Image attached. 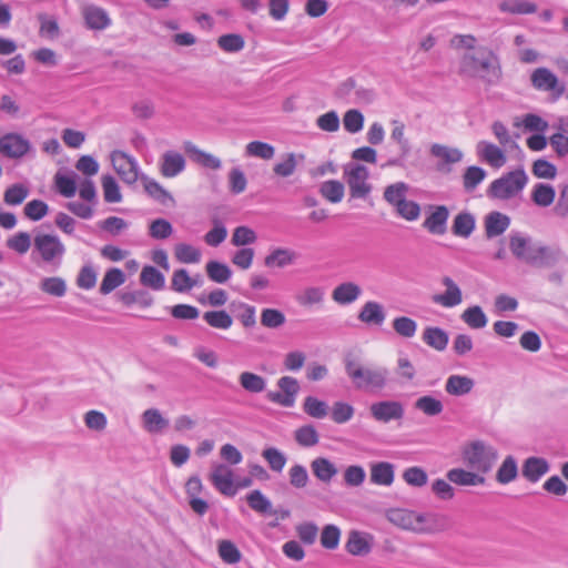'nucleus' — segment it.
<instances>
[{"label": "nucleus", "instance_id": "obj_1", "mask_svg": "<svg viewBox=\"0 0 568 568\" xmlns=\"http://www.w3.org/2000/svg\"><path fill=\"white\" fill-rule=\"evenodd\" d=\"M345 372L354 386L363 392H381L390 383V371L382 365H362L353 358L345 359Z\"/></svg>", "mask_w": 568, "mask_h": 568}, {"label": "nucleus", "instance_id": "obj_2", "mask_svg": "<svg viewBox=\"0 0 568 568\" xmlns=\"http://www.w3.org/2000/svg\"><path fill=\"white\" fill-rule=\"evenodd\" d=\"M509 250L516 258L532 266H547L555 260L554 253L548 246L534 241L531 236L521 232L509 234Z\"/></svg>", "mask_w": 568, "mask_h": 568}, {"label": "nucleus", "instance_id": "obj_3", "mask_svg": "<svg viewBox=\"0 0 568 568\" xmlns=\"http://www.w3.org/2000/svg\"><path fill=\"white\" fill-rule=\"evenodd\" d=\"M462 458L468 468L485 476L495 467L499 453L495 446L478 439L463 447Z\"/></svg>", "mask_w": 568, "mask_h": 568}, {"label": "nucleus", "instance_id": "obj_4", "mask_svg": "<svg viewBox=\"0 0 568 568\" xmlns=\"http://www.w3.org/2000/svg\"><path fill=\"white\" fill-rule=\"evenodd\" d=\"M460 70L471 78H479L489 84H495L501 77V70L497 58L489 53L486 57L466 54L463 58Z\"/></svg>", "mask_w": 568, "mask_h": 568}, {"label": "nucleus", "instance_id": "obj_5", "mask_svg": "<svg viewBox=\"0 0 568 568\" xmlns=\"http://www.w3.org/2000/svg\"><path fill=\"white\" fill-rule=\"evenodd\" d=\"M528 182V176L523 169H518L501 175L491 182L487 190L488 196L498 200H509L519 194Z\"/></svg>", "mask_w": 568, "mask_h": 568}, {"label": "nucleus", "instance_id": "obj_6", "mask_svg": "<svg viewBox=\"0 0 568 568\" xmlns=\"http://www.w3.org/2000/svg\"><path fill=\"white\" fill-rule=\"evenodd\" d=\"M65 246L57 235L39 233L33 239V254H38L40 260L58 268L61 265Z\"/></svg>", "mask_w": 568, "mask_h": 568}, {"label": "nucleus", "instance_id": "obj_7", "mask_svg": "<svg viewBox=\"0 0 568 568\" xmlns=\"http://www.w3.org/2000/svg\"><path fill=\"white\" fill-rule=\"evenodd\" d=\"M344 179L352 199L366 200L373 185L369 183V170L359 163H348L344 166Z\"/></svg>", "mask_w": 568, "mask_h": 568}, {"label": "nucleus", "instance_id": "obj_8", "mask_svg": "<svg viewBox=\"0 0 568 568\" xmlns=\"http://www.w3.org/2000/svg\"><path fill=\"white\" fill-rule=\"evenodd\" d=\"M369 414L376 422L388 424L390 422L402 420L405 416V407L398 400H378L369 406Z\"/></svg>", "mask_w": 568, "mask_h": 568}, {"label": "nucleus", "instance_id": "obj_9", "mask_svg": "<svg viewBox=\"0 0 568 568\" xmlns=\"http://www.w3.org/2000/svg\"><path fill=\"white\" fill-rule=\"evenodd\" d=\"M416 527V534H440L450 528V518L440 513H417Z\"/></svg>", "mask_w": 568, "mask_h": 568}, {"label": "nucleus", "instance_id": "obj_10", "mask_svg": "<svg viewBox=\"0 0 568 568\" xmlns=\"http://www.w3.org/2000/svg\"><path fill=\"white\" fill-rule=\"evenodd\" d=\"M280 392H268L266 398L283 407H293L300 392V384L292 376H283L277 381Z\"/></svg>", "mask_w": 568, "mask_h": 568}, {"label": "nucleus", "instance_id": "obj_11", "mask_svg": "<svg viewBox=\"0 0 568 568\" xmlns=\"http://www.w3.org/2000/svg\"><path fill=\"white\" fill-rule=\"evenodd\" d=\"M111 162L124 183L133 184L138 181L139 164L135 159L122 151H113L111 153Z\"/></svg>", "mask_w": 568, "mask_h": 568}, {"label": "nucleus", "instance_id": "obj_12", "mask_svg": "<svg viewBox=\"0 0 568 568\" xmlns=\"http://www.w3.org/2000/svg\"><path fill=\"white\" fill-rule=\"evenodd\" d=\"M31 148L30 141L19 133H7L0 138V153L9 159H21Z\"/></svg>", "mask_w": 568, "mask_h": 568}, {"label": "nucleus", "instance_id": "obj_13", "mask_svg": "<svg viewBox=\"0 0 568 568\" xmlns=\"http://www.w3.org/2000/svg\"><path fill=\"white\" fill-rule=\"evenodd\" d=\"M429 153L433 158L439 160L437 169L440 172L449 173L452 165L459 163L464 159V153L458 148H450L440 143L430 145Z\"/></svg>", "mask_w": 568, "mask_h": 568}, {"label": "nucleus", "instance_id": "obj_14", "mask_svg": "<svg viewBox=\"0 0 568 568\" xmlns=\"http://www.w3.org/2000/svg\"><path fill=\"white\" fill-rule=\"evenodd\" d=\"M531 85L539 91L554 92L560 97L565 87L561 84L557 75L547 68H537L530 75Z\"/></svg>", "mask_w": 568, "mask_h": 568}, {"label": "nucleus", "instance_id": "obj_15", "mask_svg": "<svg viewBox=\"0 0 568 568\" xmlns=\"http://www.w3.org/2000/svg\"><path fill=\"white\" fill-rule=\"evenodd\" d=\"M390 124L393 126L390 132V140L394 141L400 151L399 158L389 159L386 166H398L402 165L403 161L408 156L410 153V144L408 139L405 136V124L404 122L393 119L390 121Z\"/></svg>", "mask_w": 568, "mask_h": 568}, {"label": "nucleus", "instance_id": "obj_16", "mask_svg": "<svg viewBox=\"0 0 568 568\" xmlns=\"http://www.w3.org/2000/svg\"><path fill=\"white\" fill-rule=\"evenodd\" d=\"M445 292L433 296V302L445 308H453L463 302V293L455 281L449 276L442 278Z\"/></svg>", "mask_w": 568, "mask_h": 568}, {"label": "nucleus", "instance_id": "obj_17", "mask_svg": "<svg viewBox=\"0 0 568 568\" xmlns=\"http://www.w3.org/2000/svg\"><path fill=\"white\" fill-rule=\"evenodd\" d=\"M446 478L449 483L462 487L484 486L486 484V477L470 468H452L446 473Z\"/></svg>", "mask_w": 568, "mask_h": 568}, {"label": "nucleus", "instance_id": "obj_18", "mask_svg": "<svg viewBox=\"0 0 568 568\" xmlns=\"http://www.w3.org/2000/svg\"><path fill=\"white\" fill-rule=\"evenodd\" d=\"M476 153L481 161L495 169H500L507 161L505 152L499 146L484 140L477 143Z\"/></svg>", "mask_w": 568, "mask_h": 568}, {"label": "nucleus", "instance_id": "obj_19", "mask_svg": "<svg viewBox=\"0 0 568 568\" xmlns=\"http://www.w3.org/2000/svg\"><path fill=\"white\" fill-rule=\"evenodd\" d=\"M432 213L425 219L423 226L434 235H444L447 232L449 211L445 205L430 206Z\"/></svg>", "mask_w": 568, "mask_h": 568}, {"label": "nucleus", "instance_id": "obj_20", "mask_svg": "<svg viewBox=\"0 0 568 568\" xmlns=\"http://www.w3.org/2000/svg\"><path fill=\"white\" fill-rule=\"evenodd\" d=\"M372 546V535L358 530H352L348 532L345 544V549L348 554L353 556H365L371 552Z\"/></svg>", "mask_w": 568, "mask_h": 568}, {"label": "nucleus", "instance_id": "obj_21", "mask_svg": "<svg viewBox=\"0 0 568 568\" xmlns=\"http://www.w3.org/2000/svg\"><path fill=\"white\" fill-rule=\"evenodd\" d=\"M550 469L548 460L544 457L530 456L526 458L521 466V475L529 483H537Z\"/></svg>", "mask_w": 568, "mask_h": 568}, {"label": "nucleus", "instance_id": "obj_22", "mask_svg": "<svg viewBox=\"0 0 568 568\" xmlns=\"http://www.w3.org/2000/svg\"><path fill=\"white\" fill-rule=\"evenodd\" d=\"M215 489L230 498L236 495V474L225 465L215 466Z\"/></svg>", "mask_w": 568, "mask_h": 568}, {"label": "nucleus", "instance_id": "obj_23", "mask_svg": "<svg viewBox=\"0 0 568 568\" xmlns=\"http://www.w3.org/2000/svg\"><path fill=\"white\" fill-rule=\"evenodd\" d=\"M82 16L87 27L92 30H104L111 24L108 12L94 4H85L82 8Z\"/></svg>", "mask_w": 568, "mask_h": 568}, {"label": "nucleus", "instance_id": "obj_24", "mask_svg": "<svg viewBox=\"0 0 568 568\" xmlns=\"http://www.w3.org/2000/svg\"><path fill=\"white\" fill-rule=\"evenodd\" d=\"M296 303L304 308L322 307L325 302V288L322 286H305L295 295Z\"/></svg>", "mask_w": 568, "mask_h": 568}, {"label": "nucleus", "instance_id": "obj_25", "mask_svg": "<svg viewBox=\"0 0 568 568\" xmlns=\"http://www.w3.org/2000/svg\"><path fill=\"white\" fill-rule=\"evenodd\" d=\"M357 318L366 325L382 326L386 318L384 306L376 301H367L358 312Z\"/></svg>", "mask_w": 568, "mask_h": 568}, {"label": "nucleus", "instance_id": "obj_26", "mask_svg": "<svg viewBox=\"0 0 568 568\" xmlns=\"http://www.w3.org/2000/svg\"><path fill=\"white\" fill-rule=\"evenodd\" d=\"M362 295V288L354 282H343L332 291V300L338 305H349Z\"/></svg>", "mask_w": 568, "mask_h": 568}, {"label": "nucleus", "instance_id": "obj_27", "mask_svg": "<svg viewBox=\"0 0 568 568\" xmlns=\"http://www.w3.org/2000/svg\"><path fill=\"white\" fill-rule=\"evenodd\" d=\"M298 258V254L286 247H276L272 250L264 258V265L266 267H278L283 268L293 265Z\"/></svg>", "mask_w": 568, "mask_h": 568}, {"label": "nucleus", "instance_id": "obj_28", "mask_svg": "<svg viewBox=\"0 0 568 568\" xmlns=\"http://www.w3.org/2000/svg\"><path fill=\"white\" fill-rule=\"evenodd\" d=\"M141 419L144 430L150 434H161L170 425L169 419L165 418L158 408L144 410Z\"/></svg>", "mask_w": 568, "mask_h": 568}, {"label": "nucleus", "instance_id": "obj_29", "mask_svg": "<svg viewBox=\"0 0 568 568\" xmlns=\"http://www.w3.org/2000/svg\"><path fill=\"white\" fill-rule=\"evenodd\" d=\"M185 168V160L182 154L175 151H168L162 155L160 171L165 178H174Z\"/></svg>", "mask_w": 568, "mask_h": 568}, {"label": "nucleus", "instance_id": "obj_30", "mask_svg": "<svg viewBox=\"0 0 568 568\" xmlns=\"http://www.w3.org/2000/svg\"><path fill=\"white\" fill-rule=\"evenodd\" d=\"M475 386L473 378L466 375H450L445 383V392L452 396H465L469 394Z\"/></svg>", "mask_w": 568, "mask_h": 568}, {"label": "nucleus", "instance_id": "obj_31", "mask_svg": "<svg viewBox=\"0 0 568 568\" xmlns=\"http://www.w3.org/2000/svg\"><path fill=\"white\" fill-rule=\"evenodd\" d=\"M140 179L143 182L145 192L153 200L164 206H174L175 201L173 196L162 185L145 175H141Z\"/></svg>", "mask_w": 568, "mask_h": 568}, {"label": "nucleus", "instance_id": "obj_32", "mask_svg": "<svg viewBox=\"0 0 568 568\" xmlns=\"http://www.w3.org/2000/svg\"><path fill=\"white\" fill-rule=\"evenodd\" d=\"M313 475L322 483L328 484L337 475V467L326 457H316L311 462Z\"/></svg>", "mask_w": 568, "mask_h": 568}, {"label": "nucleus", "instance_id": "obj_33", "mask_svg": "<svg viewBox=\"0 0 568 568\" xmlns=\"http://www.w3.org/2000/svg\"><path fill=\"white\" fill-rule=\"evenodd\" d=\"M510 219L500 212H490L485 217V232L488 239L501 235L509 226Z\"/></svg>", "mask_w": 568, "mask_h": 568}, {"label": "nucleus", "instance_id": "obj_34", "mask_svg": "<svg viewBox=\"0 0 568 568\" xmlns=\"http://www.w3.org/2000/svg\"><path fill=\"white\" fill-rule=\"evenodd\" d=\"M417 511L408 509H390L387 514L388 520L395 526L416 534Z\"/></svg>", "mask_w": 568, "mask_h": 568}, {"label": "nucleus", "instance_id": "obj_35", "mask_svg": "<svg viewBox=\"0 0 568 568\" xmlns=\"http://www.w3.org/2000/svg\"><path fill=\"white\" fill-rule=\"evenodd\" d=\"M371 480L376 485L390 486L394 481V466L386 462L373 464L371 467Z\"/></svg>", "mask_w": 568, "mask_h": 568}, {"label": "nucleus", "instance_id": "obj_36", "mask_svg": "<svg viewBox=\"0 0 568 568\" xmlns=\"http://www.w3.org/2000/svg\"><path fill=\"white\" fill-rule=\"evenodd\" d=\"M408 190L405 182H396L385 187L383 197L395 210L406 200Z\"/></svg>", "mask_w": 568, "mask_h": 568}, {"label": "nucleus", "instance_id": "obj_37", "mask_svg": "<svg viewBox=\"0 0 568 568\" xmlns=\"http://www.w3.org/2000/svg\"><path fill=\"white\" fill-rule=\"evenodd\" d=\"M518 476V464L513 455L505 457L496 473V480L501 485L514 481Z\"/></svg>", "mask_w": 568, "mask_h": 568}, {"label": "nucleus", "instance_id": "obj_38", "mask_svg": "<svg viewBox=\"0 0 568 568\" xmlns=\"http://www.w3.org/2000/svg\"><path fill=\"white\" fill-rule=\"evenodd\" d=\"M556 197V191L552 185L546 183L535 184L531 191L532 202L541 207L550 206Z\"/></svg>", "mask_w": 568, "mask_h": 568}, {"label": "nucleus", "instance_id": "obj_39", "mask_svg": "<svg viewBox=\"0 0 568 568\" xmlns=\"http://www.w3.org/2000/svg\"><path fill=\"white\" fill-rule=\"evenodd\" d=\"M423 341L436 351H444L448 344V334L439 327H426L423 333Z\"/></svg>", "mask_w": 568, "mask_h": 568}, {"label": "nucleus", "instance_id": "obj_40", "mask_svg": "<svg viewBox=\"0 0 568 568\" xmlns=\"http://www.w3.org/2000/svg\"><path fill=\"white\" fill-rule=\"evenodd\" d=\"M460 318L465 324H467L473 329L484 328L488 323L486 314L484 313L483 308L478 305H474L466 308L462 313Z\"/></svg>", "mask_w": 568, "mask_h": 568}, {"label": "nucleus", "instance_id": "obj_41", "mask_svg": "<svg viewBox=\"0 0 568 568\" xmlns=\"http://www.w3.org/2000/svg\"><path fill=\"white\" fill-rule=\"evenodd\" d=\"M242 388L248 393L258 394L265 390L266 379L252 372H242L239 376Z\"/></svg>", "mask_w": 568, "mask_h": 568}, {"label": "nucleus", "instance_id": "obj_42", "mask_svg": "<svg viewBox=\"0 0 568 568\" xmlns=\"http://www.w3.org/2000/svg\"><path fill=\"white\" fill-rule=\"evenodd\" d=\"M321 195L331 203H338L345 194L344 184L337 180H328L320 186Z\"/></svg>", "mask_w": 568, "mask_h": 568}, {"label": "nucleus", "instance_id": "obj_43", "mask_svg": "<svg viewBox=\"0 0 568 568\" xmlns=\"http://www.w3.org/2000/svg\"><path fill=\"white\" fill-rule=\"evenodd\" d=\"M475 229V217L468 212H462L454 219L452 231L455 235L468 237Z\"/></svg>", "mask_w": 568, "mask_h": 568}, {"label": "nucleus", "instance_id": "obj_44", "mask_svg": "<svg viewBox=\"0 0 568 568\" xmlns=\"http://www.w3.org/2000/svg\"><path fill=\"white\" fill-rule=\"evenodd\" d=\"M498 8L501 12L511 14H529L537 10L536 4L525 0H503Z\"/></svg>", "mask_w": 568, "mask_h": 568}, {"label": "nucleus", "instance_id": "obj_45", "mask_svg": "<svg viewBox=\"0 0 568 568\" xmlns=\"http://www.w3.org/2000/svg\"><path fill=\"white\" fill-rule=\"evenodd\" d=\"M175 258L184 264H195L201 261V251L190 244L179 243L174 246Z\"/></svg>", "mask_w": 568, "mask_h": 568}, {"label": "nucleus", "instance_id": "obj_46", "mask_svg": "<svg viewBox=\"0 0 568 568\" xmlns=\"http://www.w3.org/2000/svg\"><path fill=\"white\" fill-rule=\"evenodd\" d=\"M125 281L124 273L120 268H110L105 272L100 285V293L103 295L110 294L116 287L122 285Z\"/></svg>", "mask_w": 568, "mask_h": 568}, {"label": "nucleus", "instance_id": "obj_47", "mask_svg": "<svg viewBox=\"0 0 568 568\" xmlns=\"http://www.w3.org/2000/svg\"><path fill=\"white\" fill-rule=\"evenodd\" d=\"M246 501L250 508L258 514H272L271 500L258 489L248 493L246 495Z\"/></svg>", "mask_w": 568, "mask_h": 568}, {"label": "nucleus", "instance_id": "obj_48", "mask_svg": "<svg viewBox=\"0 0 568 568\" xmlns=\"http://www.w3.org/2000/svg\"><path fill=\"white\" fill-rule=\"evenodd\" d=\"M303 410L312 418L322 419L328 414V405L314 396H307L303 402Z\"/></svg>", "mask_w": 568, "mask_h": 568}, {"label": "nucleus", "instance_id": "obj_49", "mask_svg": "<svg viewBox=\"0 0 568 568\" xmlns=\"http://www.w3.org/2000/svg\"><path fill=\"white\" fill-rule=\"evenodd\" d=\"M296 443L302 447H313L318 444L320 435L313 425H303L294 432Z\"/></svg>", "mask_w": 568, "mask_h": 568}, {"label": "nucleus", "instance_id": "obj_50", "mask_svg": "<svg viewBox=\"0 0 568 568\" xmlns=\"http://www.w3.org/2000/svg\"><path fill=\"white\" fill-rule=\"evenodd\" d=\"M414 407L427 416H437L444 409L443 403L430 395H425L417 398L414 403Z\"/></svg>", "mask_w": 568, "mask_h": 568}, {"label": "nucleus", "instance_id": "obj_51", "mask_svg": "<svg viewBox=\"0 0 568 568\" xmlns=\"http://www.w3.org/2000/svg\"><path fill=\"white\" fill-rule=\"evenodd\" d=\"M486 171L476 165L468 166L463 174V185L467 192L474 191L486 178Z\"/></svg>", "mask_w": 568, "mask_h": 568}, {"label": "nucleus", "instance_id": "obj_52", "mask_svg": "<svg viewBox=\"0 0 568 568\" xmlns=\"http://www.w3.org/2000/svg\"><path fill=\"white\" fill-rule=\"evenodd\" d=\"M196 284V278L191 277L187 271L184 268L174 271L172 275L171 287L175 292H187L192 290Z\"/></svg>", "mask_w": 568, "mask_h": 568}, {"label": "nucleus", "instance_id": "obj_53", "mask_svg": "<svg viewBox=\"0 0 568 568\" xmlns=\"http://www.w3.org/2000/svg\"><path fill=\"white\" fill-rule=\"evenodd\" d=\"M29 193L30 191L26 185L16 183L7 187L3 193V201L8 205H20L28 197Z\"/></svg>", "mask_w": 568, "mask_h": 568}, {"label": "nucleus", "instance_id": "obj_54", "mask_svg": "<svg viewBox=\"0 0 568 568\" xmlns=\"http://www.w3.org/2000/svg\"><path fill=\"white\" fill-rule=\"evenodd\" d=\"M392 326L396 334L404 338H412L417 332V323L408 316L395 317Z\"/></svg>", "mask_w": 568, "mask_h": 568}, {"label": "nucleus", "instance_id": "obj_55", "mask_svg": "<svg viewBox=\"0 0 568 568\" xmlns=\"http://www.w3.org/2000/svg\"><path fill=\"white\" fill-rule=\"evenodd\" d=\"M341 529L333 524L325 525L321 532V545L323 548L334 550L341 540Z\"/></svg>", "mask_w": 568, "mask_h": 568}, {"label": "nucleus", "instance_id": "obj_56", "mask_svg": "<svg viewBox=\"0 0 568 568\" xmlns=\"http://www.w3.org/2000/svg\"><path fill=\"white\" fill-rule=\"evenodd\" d=\"M245 153L247 156L271 160L275 154V149L266 142L252 141L246 145Z\"/></svg>", "mask_w": 568, "mask_h": 568}, {"label": "nucleus", "instance_id": "obj_57", "mask_svg": "<svg viewBox=\"0 0 568 568\" xmlns=\"http://www.w3.org/2000/svg\"><path fill=\"white\" fill-rule=\"evenodd\" d=\"M140 281L144 286L151 287L153 290H161L164 286L163 274L150 265L143 267L140 275Z\"/></svg>", "mask_w": 568, "mask_h": 568}, {"label": "nucleus", "instance_id": "obj_58", "mask_svg": "<svg viewBox=\"0 0 568 568\" xmlns=\"http://www.w3.org/2000/svg\"><path fill=\"white\" fill-rule=\"evenodd\" d=\"M263 458L267 462L273 471L281 473L287 462L284 453L275 447L265 448L262 452Z\"/></svg>", "mask_w": 568, "mask_h": 568}, {"label": "nucleus", "instance_id": "obj_59", "mask_svg": "<svg viewBox=\"0 0 568 568\" xmlns=\"http://www.w3.org/2000/svg\"><path fill=\"white\" fill-rule=\"evenodd\" d=\"M40 22L39 34L49 40H54L60 36V28L58 21L47 14H39Z\"/></svg>", "mask_w": 568, "mask_h": 568}, {"label": "nucleus", "instance_id": "obj_60", "mask_svg": "<svg viewBox=\"0 0 568 568\" xmlns=\"http://www.w3.org/2000/svg\"><path fill=\"white\" fill-rule=\"evenodd\" d=\"M6 245L8 248L23 255L31 246V236L27 232H18L7 240Z\"/></svg>", "mask_w": 568, "mask_h": 568}, {"label": "nucleus", "instance_id": "obj_61", "mask_svg": "<svg viewBox=\"0 0 568 568\" xmlns=\"http://www.w3.org/2000/svg\"><path fill=\"white\" fill-rule=\"evenodd\" d=\"M286 317L276 308H263L261 312V324L267 328H278L284 325Z\"/></svg>", "mask_w": 568, "mask_h": 568}, {"label": "nucleus", "instance_id": "obj_62", "mask_svg": "<svg viewBox=\"0 0 568 568\" xmlns=\"http://www.w3.org/2000/svg\"><path fill=\"white\" fill-rule=\"evenodd\" d=\"M343 125L348 133L354 134L359 132L364 126L363 113L356 109L346 111L343 116Z\"/></svg>", "mask_w": 568, "mask_h": 568}, {"label": "nucleus", "instance_id": "obj_63", "mask_svg": "<svg viewBox=\"0 0 568 568\" xmlns=\"http://www.w3.org/2000/svg\"><path fill=\"white\" fill-rule=\"evenodd\" d=\"M40 288L47 294L61 297L67 292V284L61 277H45L41 281Z\"/></svg>", "mask_w": 568, "mask_h": 568}, {"label": "nucleus", "instance_id": "obj_64", "mask_svg": "<svg viewBox=\"0 0 568 568\" xmlns=\"http://www.w3.org/2000/svg\"><path fill=\"white\" fill-rule=\"evenodd\" d=\"M354 407L345 402H335L332 407L331 417L336 424H345L354 416Z\"/></svg>", "mask_w": 568, "mask_h": 568}]
</instances>
